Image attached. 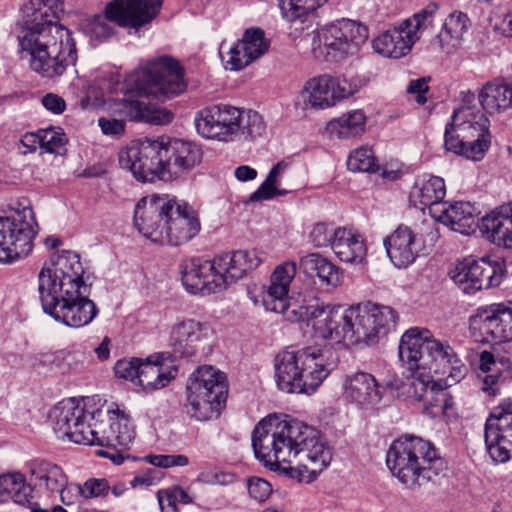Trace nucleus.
I'll return each mask as SVG.
<instances>
[{"instance_id": "nucleus-41", "label": "nucleus", "mask_w": 512, "mask_h": 512, "mask_svg": "<svg viewBox=\"0 0 512 512\" xmlns=\"http://www.w3.org/2000/svg\"><path fill=\"white\" fill-rule=\"evenodd\" d=\"M304 90L309 94L311 106L321 109L334 106L332 76L314 77L306 82Z\"/></svg>"}, {"instance_id": "nucleus-40", "label": "nucleus", "mask_w": 512, "mask_h": 512, "mask_svg": "<svg viewBox=\"0 0 512 512\" xmlns=\"http://www.w3.org/2000/svg\"><path fill=\"white\" fill-rule=\"evenodd\" d=\"M336 239L332 242V250L340 261L361 263L367 254V248L361 235L346 228H336Z\"/></svg>"}, {"instance_id": "nucleus-22", "label": "nucleus", "mask_w": 512, "mask_h": 512, "mask_svg": "<svg viewBox=\"0 0 512 512\" xmlns=\"http://www.w3.org/2000/svg\"><path fill=\"white\" fill-rule=\"evenodd\" d=\"M181 281L187 292L210 295L225 290V279L218 273L215 259L192 258L180 264Z\"/></svg>"}, {"instance_id": "nucleus-57", "label": "nucleus", "mask_w": 512, "mask_h": 512, "mask_svg": "<svg viewBox=\"0 0 512 512\" xmlns=\"http://www.w3.org/2000/svg\"><path fill=\"white\" fill-rule=\"evenodd\" d=\"M25 477L20 472L7 473L0 476V493L7 501L15 490L23 487Z\"/></svg>"}, {"instance_id": "nucleus-60", "label": "nucleus", "mask_w": 512, "mask_h": 512, "mask_svg": "<svg viewBox=\"0 0 512 512\" xmlns=\"http://www.w3.org/2000/svg\"><path fill=\"white\" fill-rule=\"evenodd\" d=\"M416 185L420 192H446L444 179L438 176L423 175L418 179Z\"/></svg>"}, {"instance_id": "nucleus-53", "label": "nucleus", "mask_w": 512, "mask_h": 512, "mask_svg": "<svg viewBox=\"0 0 512 512\" xmlns=\"http://www.w3.org/2000/svg\"><path fill=\"white\" fill-rule=\"evenodd\" d=\"M336 228L327 225L326 223H317L312 228L309 238L315 247H328L332 248V242L336 239Z\"/></svg>"}, {"instance_id": "nucleus-37", "label": "nucleus", "mask_w": 512, "mask_h": 512, "mask_svg": "<svg viewBox=\"0 0 512 512\" xmlns=\"http://www.w3.org/2000/svg\"><path fill=\"white\" fill-rule=\"evenodd\" d=\"M470 26V19L465 13L454 11L449 14L436 36L440 49L447 54L458 50L462 46L464 36L468 33Z\"/></svg>"}, {"instance_id": "nucleus-11", "label": "nucleus", "mask_w": 512, "mask_h": 512, "mask_svg": "<svg viewBox=\"0 0 512 512\" xmlns=\"http://www.w3.org/2000/svg\"><path fill=\"white\" fill-rule=\"evenodd\" d=\"M40 300L43 311L55 321L68 327L81 328L90 324L99 310L96 304L85 296L83 288L51 293L54 288L50 278L42 275Z\"/></svg>"}, {"instance_id": "nucleus-62", "label": "nucleus", "mask_w": 512, "mask_h": 512, "mask_svg": "<svg viewBox=\"0 0 512 512\" xmlns=\"http://www.w3.org/2000/svg\"><path fill=\"white\" fill-rule=\"evenodd\" d=\"M318 278L322 284L336 287L340 283L341 273L336 265L328 261L326 264H324Z\"/></svg>"}, {"instance_id": "nucleus-54", "label": "nucleus", "mask_w": 512, "mask_h": 512, "mask_svg": "<svg viewBox=\"0 0 512 512\" xmlns=\"http://www.w3.org/2000/svg\"><path fill=\"white\" fill-rule=\"evenodd\" d=\"M141 358L121 359L114 366L116 377L129 380L137 384Z\"/></svg>"}, {"instance_id": "nucleus-14", "label": "nucleus", "mask_w": 512, "mask_h": 512, "mask_svg": "<svg viewBox=\"0 0 512 512\" xmlns=\"http://www.w3.org/2000/svg\"><path fill=\"white\" fill-rule=\"evenodd\" d=\"M163 152L164 137L145 138L122 149L119 152V164L121 168L129 170L139 181L166 180Z\"/></svg>"}, {"instance_id": "nucleus-29", "label": "nucleus", "mask_w": 512, "mask_h": 512, "mask_svg": "<svg viewBox=\"0 0 512 512\" xmlns=\"http://www.w3.org/2000/svg\"><path fill=\"white\" fill-rule=\"evenodd\" d=\"M265 253L256 249L237 250L214 257L218 273L225 279L227 286L242 279L248 272L256 269L264 260Z\"/></svg>"}, {"instance_id": "nucleus-25", "label": "nucleus", "mask_w": 512, "mask_h": 512, "mask_svg": "<svg viewBox=\"0 0 512 512\" xmlns=\"http://www.w3.org/2000/svg\"><path fill=\"white\" fill-rule=\"evenodd\" d=\"M269 45L262 29H247L242 39L229 49L226 58L223 57L225 67L234 71L241 70L264 55Z\"/></svg>"}, {"instance_id": "nucleus-16", "label": "nucleus", "mask_w": 512, "mask_h": 512, "mask_svg": "<svg viewBox=\"0 0 512 512\" xmlns=\"http://www.w3.org/2000/svg\"><path fill=\"white\" fill-rule=\"evenodd\" d=\"M469 330L484 343L512 341V300L478 307L469 317Z\"/></svg>"}, {"instance_id": "nucleus-33", "label": "nucleus", "mask_w": 512, "mask_h": 512, "mask_svg": "<svg viewBox=\"0 0 512 512\" xmlns=\"http://www.w3.org/2000/svg\"><path fill=\"white\" fill-rule=\"evenodd\" d=\"M383 244L389 259L398 268H406L418 256L416 238L408 226L399 225L392 234L384 238Z\"/></svg>"}, {"instance_id": "nucleus-50", "label": "nucleus", "mask_w": 512, "mask_h": 512, "mask_svg": "<svg viewBox=\"0 0 512 512\" xmlns=\"http://www.w3.org/2000/svg\"><path fill=\"white\" fill-rule=\"evenodd\" d=\"M365 78L354 77L351 79L332 77L334 105L359 92L367 84Z\"/></svg>"}, {"instance_id": "nucleus-27", "label": "nucleus", "mask_w": 512, "mask_h": 512, "mask_svg": "<svg viewBox=\"0 0 512 512\" xmlns=\"http://www.w3.org/2000/svg\"><path fill=\"white\" fill-rule=\"evenodd\" d=\"M343 388L346 399L363 409L376 407L385 393L372 374L362 371L348 375Z\"/></svg>"}, {"instance_id": "nucleus-61", "label": "nucleus", "mask_w": 512, "mask_h": 512, "mask_svg": "<svg viewBox=\"0 0 512 512\" xmlns=\"http://www.w3.org/2000/svg\"><path fill=\"white\" fill-rule=\"evenodd\" d=\"M278 2L282 14L287 20H295L304 16V11L301 9L304 5L303 0H278Z\"/></svg>"}, {"instance_id": "nucleus-7", "label": "nucleus", "mask_w": 512, "mask_h": 512, "mask_svg": "<svg viewBox=\"0 0 512 512\" xmlns=\"http://www.w3.org/2000/svg\"><path fill=\"white\" fill-rule=\"evenodd\" d=\"M128 83L139 96L162 102L181 96L188 87L183 66L169 55L147 61L129 76Z\"/></svg>"}, {"instance_id": "nucleus-26", "label": "nucleus", "mask_w": 512, "mask_h": 512, "mask_svg": "<svg viewBox=\"0 0 512 512\" xmlns=\"http://www.w3.org/2000/svg\"><path fill=\"white\" fill-rule=\"evenodd\" d=\"M405 378L406 381L402 383L404 392L409 398L422 402L427 413L433 415L442 402L449 401V393L429 373L406 374Z\"/></svg>"}, {"instance_id": "nucleus-46", "label": "nucleus", "mask_w": 512, "mask_h": 512, "mask_svg": "<svg viewBox=\"0 0 512 512\" xmlns=\"http://www.w3.org/2000/svg\"><path fill=\"white\" fill-rule=\"evenodd\" d=\"M121 103H128L127 98L114 100L109 104L110 116H103L98 119V125L104 135L121 136L125 132V123L129 121L128 117H124L120 113Z\"/></svg>"}, {"instance_id": "nucleus-8", "label": "nucleus", "mask_w": 512, "mask_h": 512, "mask_svg": "<svg viewBox=\"0 0 512 512\" xmlns=\"http://www.w3.org/2000/svg\"><path fill=\"white\" fill-rule=\"evenodd\" d=\"M0 217V262L11 263L27 256L38 234V223L27 197L11 199Z\"/></svg>"}, {"instance_id": "nucleus-6", "label": "nucleus", "mask_w": 512, "mask_h": 512, "mask_svg": "<svg viewBox=\"0 0 512 512\" xmlns=\"http://www.w3.org/2000/svg\"><path fill=\"white\" fill-rule=\"evenodd\" d=\"M195 128L204 138L228 140L234 135L257 137L265 131L262 116L252 110H241L228 104H215L199 110Z\"/></svg>"}, {"instance_id": "nucleus-1", "label": "nucleus", "mask_w": 512, "mask_h": 512, "mask_svg": "<svg viewBox=\"0 0 512 512\" xmlns=\"http://www.w3.org/2000/svg\"><path fill=\"white\" fill-rule=\"evenodd\" d=\"M62 11L60 0H29L16 26L19 52L43 78L60 77L77 62L73 33L58 21Z\"/></svg>"}, {"instance_id": "nucleus-56", "label": "nucleus", "mask_w": 512, "mask_h": 512, "mask_svg": "<svg viewBox=\"0 0 512 512\" xmlns=\"http://www.w3.org/2000/svg\"><path fill=\"white\" fill-rule=\"evenodd\" d=\"M449 213V223L460 225L463 221L473 218L478 211L470 202L457 201L451 203Z\"/></svg>"}, {"instance_id": "nucleus-34", "label": "nucleus", "mask_w": 512, "mask_h": 512, "mask_svg": "<svg viewBox=\"0 0 512 512\" xmlns=\"http://www.w3.org/2000/svg\"><path fill=\"white\" fill-rule=\"evenodd\" d=\"M480 230L498 246L512 248V202L502 204L485 215Z\"/></svg>"}, {"instance_id": "nucleus-10", "label": "nucleus", "mask_w": 512, "mask_h": 512, "mask_svg": "<svg viewBox=\"0 0 512 512\" xmlns=\"http://www.w3.org/2000/svg\"><path fill=\"white\" fill-rule=\"evenodd\" d=\"M224 373L212 366L199 367L189 378L185 412L197 421L217 418L227 398Z\"/></svg>"}, {"instance_id": "nucleus-5", "label": "nucleus", "mask_w": 512, "mask_h": 512, "mask_svg": "<svg viewBox=\"0 0 512 512\" xmlns=\"http://www.w3.org/2000/svg\"><path fill=\"white\" fill-rule=\"evenodd\" d=\"M386 464L393 476L408 488L434 481L446 470V462L434 446L413 435L393 441L387 451Z\"/></svg>"}, {"instance_id": "nucleus-20", "label": "nucleus", "mask_w": 512, "mask_h": 512, "mask_svg": "<svg viewBox=\"0 0 512 512\" xmlns=\"http://www.w3.org/2000/svg\"><path fill=\"white\" fill-rule=\"evenodd\" d=\"M171 198L148 194L141 198L134 211L133 223L140 234L154 243L163 244Z\"/></svg>"}, {"instance_id": "nucleus-30", "label": "nucleus", "mask_w": 512, "mask_h": 512, "mask_svg": "<svg viewBox=\"0 0 512 512\" xmlns=\"http://www.w3.org/2000/svg\"><path fill=\"white\" fill-rule=\"evenodd\" d=\"M297 265L294 261L279 264L271 275V284L263 295V305L267 311L279 313L292 301L288 297L291 281L294 279Z\"/></svg>"}, {"instance_id": "nucleus-19", "label": "nucleus", "mask_w": 512, "mask_h": 512, "mask_svg": "<svg viewBox=\"0 0 512 512\" xmlns=\"http://www.w3.org/2000/svg\"><path fill=\"white\" fill-rule=\"evenodd\" d=\"M501 266L485 258H465L449 271L453 282L466 294L498 286L501 282Z\"/></svg>"}, {"instance_id": "nucleus-18", "label": "nucleus", "mask_w": 512, "mask_h": 512, "mask_svg": "<svg viewBox=\"0 0 512 512\" xmlns=\"http://www.w3.org/2000/svg\"><path fill=\"white\" fill-rule=\"evenodd\" d=\"M484 438L493 462L506 463L512 458V399L493 409L485 422Z\"/></svg>"}, {"instance_id": "nucleus-17", "label": "nucleus", "mask_w": 512, "mask_h": 512, "mask_svg": "<svg viewBox=\"0 0 512 512\" xmlns=\"http://www.w3.org/2000/svg\"><path fill=\"white\" fill-rule=\"evenodd\" d=\"M102 414L103 411L98 408L92 411L88 410L83 400L69 398L54 406L49 417L53 430L59 438L67 437L74 443L87 445L94 438L90 430L83 431V419L85 417L95 419L101 417Z\"/></svg>"}, {"instance_id": "nucleus-35", "label": "nucleus", "mask_w": 512, "mask_h": 512, "mask_svg": "<svg viewBox=\"0 0 512 512\" xmlns=\"http://www.w3.org/2000/svg\"><path fill=\"white\" fill-rule=\"evenodd\" d=\"M420 38L404 28L402 22L399 27L389 29L372 41L374 51L384 57L398 59L407 55L414 43Z\"/></svg>"}, {"instance_id": "nucleus-12", "label": "nucleus", "mask_w": 512, "mask_h": 512, "mask_svg": "<svg viewBox=\"0 0 512 512\" xmlns=\"http://www.w3.org/2000/svg\"><path fill=\"white\" fill-rule=\"evenodd\" d=\"M162 0H113L105 8V15L90 19L86 30L91 37L104 40L113 34L111 22L138 29L150 23L159 13Z\"/></svg>"}, {"instance_id": "nucleus-59", "label": "nucleus", "mask_w": 512, "mask_h": 512, "mask_svg": "<svg viewBox=\"0 0 512 512\" xmlns=\"http://www.w3.org/2000/svg\"><path fill=\"white\" fill-rule=\"evenodd\" d=\"M110 490L106 479H89L82 485L83 498L106 496Z\"/></svg>"}, {"instance_id": "nucleus-31", "label": "nucleus", "mask_w": 512, "mask_h": 512, "mask_svg": "<svg viewBox=\"0 0 512 512\" xmlns=\"http://www.w3.org/2000/svg\"><path fill=\"white\" fill-rule=\"evenodd\" d=\"M297 265L294 261L279 264L271 275V284L263 295V305L267 311L279 313L292 301L288 297L291 281L294 279Z\"/></svg>"}, {"instance_id": "nucleus-47", "label": "nucleus", "mask_w": 512, "mask_h": 512, "mask_svg": "<svg viewBox=\"0 0 512 512\" xmlns=\"http://www.w3.org/2000/svg\"><path fill=\"white\" fill-rule=\"evenodd\" d=\"M112 410L107 411V420L100 419V417L95 418L94 422V430H90L93 434V441H89L87 445H98L102 447H113L116 448V439L115 430L113 426L112 417H110V412Z\"/></svg>"}, {"instance_id": "nucleus-15", "label": "nucleus", "mask_w": 512, "mask_h": 512, "mask_svg": "<svg viewBox=\"0 0 512 512\" xmlns=\"http://www.w3.org/2000/svg\"><path fill=\"white\" fill-rule=\"evenodd\" d=\"M352 320V344L373 345L396 325L398 315L389 306L372 302L359 303L350 307Z\"/></svg>"}, {"instance_id": "nucleus-23", "label": "nucleus", "mask_w": 512, "mask_h": 512, "mask_svg": "<svg viewBox=\"0 0 512 512\" xmlns=\"http://www.w3.org/2000/svg\"><path fill=\"white\" fill-rule=\"evenodd\" d=\"M212 335L210 326L195 319L175 323L170 331L169 347L174 357L191 358L204 353Z\"/></svg>"}, {"instance_id": "nucleus-3", "label": "nucleus", "mask_w": 512, "mask_h": 512, "mask_svg": "<svg viewBox=\"0 0 512 512\" xmlns=\"http://www.w3.org/2000/svg\"><path fill=\"white\" fill-rule=\"evenodd\" d=\"M339 355L330 345L285 349L274 359V377L285 393L312 394L337 367Z\"/></svg>"}, {"instance_id": "nucleus-4", "label": "nucleus", "mask_w": 512, "mask_h": 512, "mask_svg": "<svg viewBox=\"0 0 512 512\" xmlns=\"http://www.w3.org/2000/svg\"><path fill=\"white\" fill-rule=\"evenodd\" d=\"M399 357L406 365L404 375L432 372L452 382H459L466 374V366L454 349L431 336L428 330L411 328L401 337Z\"/></svg>"}, {"instance_id": "nucleus-9", "label": "nucleus", "mask_w": 512, "mask_h": 512, "mask_svg": "<svg viewBox=\"0 0 512 512\" xmlns=\"http://www.w3.org/2000/svg\"><path fill=\"white\" fill-rule=\"evenodd\" d=\"M489 125L488 118L480 111L474 112L469 107L455 110L445 128V149L470 160H481L491 145Z\"/></svg>"}, {"instance_id": "nucleus-64", "label": "nucleus", "mask_w": 512, "mask_h": 512, "mask_svg": "<svg viewBox=\"0 0 512 512\" xmlns=\"http://www.w3.org/2000/svg\"><path fill=\"white\" fill-rule=\"evenodd\" d=\"M58 492L62 503L67 506L73 504L79 497H83L82 485L80 484H65Z\"/></svg>"}, {"instance_id": "nucleus-55", "label": "nucleus", "mask_w": 512, "mask_h": 512, "mask_svg": "<svg viewBox=\"0 0 512 512\" xmlns=\"http://www.w3.org/2000/svg\"><path fill=\"white\" fill-rule=\"evenodd\" d=\"M247 490L250 498L258 503L265 502L272 494L271 484L259 477H251L247 480Z\"/></svg>"}, {"instance_id": "nucleus-36", "label": "nucleus", "mask_w": 512, "mask_h": 512, "mask_svg": "<svg viewBox=\"0 0 512 512\" xmlns=\"http://www.w3.org/2000/svg\"><path fill=\"white\" fill-rule=\"evenodd\" d=\"M164 354L141 359L137 384L146 391L164 388L176 376L175 367H165Z\"/></svg>"}, {"instance_id": "nucleus-32", "label": "nucleus", "mask_w": 512, "mask_h": 512, "mask_svg": "<svg viewBox=\"0 0 512 512\" xmlns=\"http://www.w3.org/2000/svg\"><path fill=\"white\" fill-rule=\"evenodd\" d=\"M349 318L350 307L329 305L323 319L313 322L312 325L316 333L324 339L332 340L336 343L347 341L352 344L353 322Z\"/></svg>"}, {"instance_id": "nucleus-52", "label": "nucleus", "mask_w": 512, "mask_h": 512, "mask_svg": "<svg viewBox=\"0 0 512 512\" xmlns=\"http://www.w3.org/2000/svg\"><path fill=\"white\" fill-rule=\"evenodd\" d=\"M68 138L60 127H50L42 130V148L48 153L62 155Z\"/></svg>"}, {"instance_id": "nucleus-2", "label": "nucleus", "mask_w": 512, "mask_h": 512, "mask_svg": "<svg viewBox=\"0 0 512 512\" xmlns=\"http://www.w3.org/2000/svg\"><path fill=\"white\" fill-rule=\"evenodd\" d=\"M252 447L256 458L272 469L296 462L300 480L306 482L316 479L332 460L317 431L295 419L276 425L271 419L261 420L253 430Z\"/></svg>"}, {"instance_id": "nucleus-44", "label": "nucleus", "mask_w": 512, "mask_h": 512, "mask_svg": "<svg viewBox=\"0 0 512 512\" xmlns=\"http://www.w3.org/2000/svg\"><path fill=\"white\" fill-rule=\"evenodd\" d=\"M365 119V115L361 110H354L330 122L329 127L340 138H349L363 132Z\"/></svg>"}, {"instance_id": "nucleus-42", "label": "nucleus", "mask_w": 512, "mask_h": 512, "mask_svg": "<svg viewBox=\"0 0 512 512\" xmlns=\"http://www.w3.org/2000/svg\"><path fill=\"white\" fill-rule=\"evenodd\" d=\"M31 474L35 479L44 482L45 487L51 492L59 491L66 484V476L62 469L44 460L32 462Z\"/></svg>"}, {"instance_id": "nucleus-13", "label": "nucleus", "mask_w": 512, "mask_h": 512, "mask_svg": "<svg viewBox=\"0 0 512 512\" xmlns=\"http://www.w3.org/2000/svg\"><path fill=\"white\" fill-rule=\"evenodd\" d=\"M368 37L365 25L350 19H340L318 30L319 50L326 60L338 62L356 55Z\"/></svg>"}, {"instance_id": "nucleus-48", "label": "nucleus", "mask_w": 512, "mask_h": 512, "mask_svg": "<svg viewBox=\"0 0 512 512\" xmlns=\"http://www.w3.org/2000/svg\"><path fill=\"white\" fill-rule=\"evenodd\" d=\"M110 417H112L114 430L116 432L115 436H117V447H128L135 438V431L131 420L128 415L118 409L111 411Z\"/></svg>"}, {"instance_id": "nucleus-58", "label": "nucleus", "mask_w": 512, "mask_h": 512, "mask_svg": "<svg viewBox=\"0 0 512 512\" xmlns=\"http://www.w3.org/2000/svg\"><path fill=\"white\" fill-rule=\"evenodd\" d=\"M327 262L328 260L320 254L310 253L300 258L299 266L305 274L310 276L316 275L318 277L324 264Z\"/></svg>"}, {"instance_id": "nucleus-39", "label": "nucleus", "mask_w": 512, "mask_h": 512, "mask_svg": "<svg viewBox=\"0 0 512 512\" xmlns=\"http://www.w3.org/2000/svg\"><path fill=\"white\" fill-rule=\"evenodd\" d=\"M127 101L128 103L119 104V111L124 117H128L129 121L164 125L170 123L173 119L172 112L166 108L129 98H127Z\"/></svg>"}, {"instance_id": "nucleus-43", "label": "nucleus", "mask_w": 512, "mask_h": 512, "mask_svg": "<svg viewBox=\"0 0 512 512\" xmlns=\"http://www.w3.org/2000/svg\"><path fill=\"white\" fill-rule=\"evenodd\" d=\"M328 306L329 305H320L318 303L300 305L296 301H291L285 310L280 311L279 314H282L285 319L291 322H316L319 319H323Z\"/></svg>"}, {"instance_id": "nucleus-28", "label": "nucleus", "mask_w": 512, "mask_h": 512, "mask_svg": "<svg viewBox=\"0 0 512 512\" xmlns=\"http://www.w3.org/2000/svg\"><path fill=\"white\" fill-rule=\"evenodd\" d=\"M165 176H179L201 162V149L192 142L164 137Z\"/></svg>"}, {"instance_id": "nucleus-51", "label": "nucleus", "mask_w": 512, "mask_h": 512, "mask_svg": "<svg viewBox=\"0 0 512 512\" xmlns=\"http://www.w3.org/2000/svg\"><path fill=\"white\" fill-rule=\"evenodd\" d=\"M439 6L435 2L429 3L426 7L415 13L411 18L403 21L404 28H408L412 34L420 36V31L427 28L433 22V18Z\"/></svg>"}, {"instance_id": "nucleus-45", "label": "nucleus", "mask_w": 512, "mask_h": 512, "mask_svg": "<svg viewBox=\"0 0 512 512\" xmlns=\"http://www.w3.org/2000/svg\"><path fill=\"white\" fill-rule=\"evenodd\" d=\"M290 176L289 164L280 161L269 171L266 179L255 192H292L291 185L287 183Z\"/></svg>"}, {"instance_id": "nucleus-38", "label": "nucleus", "mask_w": 512, "mask_h": 512, "mask_svg": "<svg viewBox=\"0 0 512 512\" xmlns=\"http://www.w3.org/2000/svg\"><path fill=\"white\" fill-rule=\"evenodd\" d=\"M478 99L489 114L512 109V80L494 79L487 82L480 90Z\"/></svg>"}, {"instance_id": "nucleus-21", "label": "nucleus", "mask_w": 512, "mask_h": 512, "mask_svg": "<svg viewBox=\"0 0 512 512\" xmlns=\"http://www.w3.org/2000/svg\"><path fill=\"white\" fill-rule=\"evenodd\" d=\"M84 269L77 253L72 251H62L55 260H51L50 264H45L38 275V291L41 295V279L50 278L51 285L54 288L51 293L61 292L63 290H71L87 287L83 281Z\"/></svg>"}, {"instance_id": "nucleus-49", "label": "nucleus", "mask_w": 512, "mask_h": 512, "mask_svg": "<svg viewBox=\"0 0 512 512\" xmlns=\"http://www.w3.org/2000/svg\"><path fill=\"white\" fill-rule=\"evenodd\" d=\"M347 167L352 172L372 173L378 170L376 158L372 149L361 147L350 153Z\"/></svg>"}, {"instance_id": "nucleus-63", "label": "nucleus", "mask_w": 512, "mask_h": 512, "mask_svg": "<svg viewBox=\"0 0 512 512\" xmlns=\"http://www.w3.org/2000/svg\"><path fill=\"white\" fill-rule=\"evenodd\" d=\"M451 207V203L442 201V200H436L433 202H430L427 206L428 213L431 217L436 219L439 222H449V210Z\"/></svg>"}, {"instance_id": "nucleus-24", "label": "nucleus", "mask_w": 512, "mask_h": 512, "mask_svg": "<svg viewBox=\"0 0 512 512\" xmlns=\"http://www.w3.org/2000/svg\"><path fill=\"white\" fill-rule=\"evenodd\" d=\"M201 230L197 212L186 202L171 198L163 244L179 246L192 240Z\"/></svg>"}]
</instances>
